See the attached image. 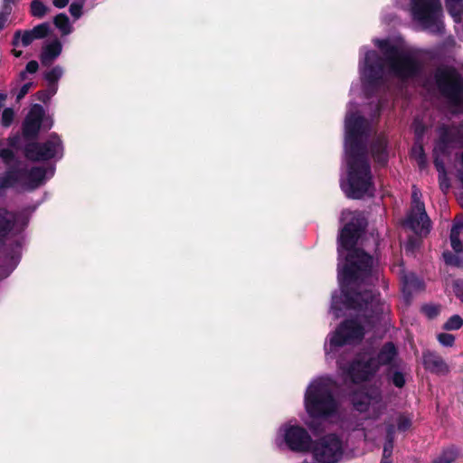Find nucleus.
<instances>
[{"label": "nucleus", "mask_w": 463, "mask_h": 463, "mask_svg": "<svg viewBox=\"0 0 463 463\" xmlns=\"http://www.w3.org/2000/svg\"><path fill=\"white\" fill-rule=\"evenodd\" d=\"M443 257L445 259V261L448 263V264H451V265H457L458 264V260L457 258L453 257L450 253H444L443 254Z\"/></svg>", "instance_id": "nucleus-46"}, {"label": "nucleus", "mask_w": 463, "mask_h": 463, "mask_svg": "<svg viewBox=\"0 0 463 463\" xmlns=\"http://www.w3.org/2000/svg\"><path fill=\"white\" fill-rule=\"evenodd\" d=\"M364 438L365 439H373V437L371 435L369 431L364 432Z\"/></svg>", "instance_id": "nucleus-51"}, {"label": "nucleus", "mask_w": 463, "mask_h": 463, "mask_svg": "<svg viewBox=\"0 0 463 463\" xmlns=\"http://www.w3.org/2000/svg\"><path fill=\"white\" fill-rule=\"evenodd\" d=\"M56 93V89L52 92L46 90H39L35 93L36 99L43 103H47L52 95Z\"/></svg>", "instance_id": "nucleus-35"}, {"label": "nucleus", "mask_w": 463, "mask_h": 463, "mask_svg": "<svg viewBox=\"0 0 463 463\" xmlns=\"http://www.w3.org/2000/svg\"><path fill=\"white\" fill-rule=\"evenodd\" d=\"M21 249V243L18 241H15L12 244V249L10 252H7V255L10 256L11 260H14L15 258V250H19Z\"/></svg>", "instance_id": "nucleus-44"}, {"label": "nucleus", "mask_w": 463, "mask_h": 463, "mask_svg": "<svg viewBox=\"0 0 463 463\" xmlns=\"http://www.w3.org/2000/svg\"><path fill=\"white\" fill-rule=\"evenodd\" d=\"M463 325V319L458 316H452L444 325L446 330H457Z\"/></svg>", "instance_id": "nucleus-29"}, {"label": "nucleus", "mask_w": 463, "mask_h": 463, "mask_svg": "<svg viewBox=\"0 0 463 463\" xmlns=\"http://www.w3.org/2000/svg\"><path fill=\"white\" fill-rule=\"evenodd\" d=\"M26 74H27V71H23L20 72V79L21 80H25L26 79Z\"/></svg>", "instance_id": "nucleus-52"}, {"label": "nucleus", "mask_w": 463, "mask_h": 463, "mask_svg": "<svg viewBox=\"0 0 463 463\" xmlns=\"http://www.w3.org/2000/svg\"><path fill=\"white\" fill-rule=\"evenodd\" d=\"M20 143V137L18 135L9 137L7 138V144L10 147L18 149Z\"/></svg>", "instance_id": "nucleus-41"}, {"label": "nucleus", "mask_w": 463, "mask_h": 463, "mask_svg": "<svg viewBox=\"0 0 463 463\" xmlns=\"http://www.w3.org/2000/svg\"><path fill=\"white\" fill-rule=\"evenodd\" d=\"M437 338L439 344L444 346H452L455 342L454 335L448 333L439 334Z\"/></svg>", "instance_id": "nucleus-34"}, {"label": "nucleus", "mask_w": 463, "mask_h": 463, "mask_svg": "<svg viewBox=\"0 0 463 463\" xmlns=\"http://www.w3.org/2000/svg\"><path fill=\"white\" fill-rule=\"evenodd\" d=\"M458 457V452L454 449L444 450L438 458L433 460V463H453Z\"/></svg>", "instance_id": "nucleus-26"}, {"label": "nucleus", "mask_w": 463, "mask_h": 463, "mask_svg": "<svg viewBox=\"0 0 463 463\" xmlns=\"http://www.w3.org/2000/svg\"><path fill=\"white\" fill-rule=\"evenodd\" d=\"M436 83L439 90L449 99L455 107L463 105V81L457 71L450 67L438 70Z\"/></svg>", "instance_id": "nucleus-8"}, {"label": "nucleus", "mask_w": 463, "mask_h": 463, "mask_svg": "<svg viewBox=\"0 0 463 463\" xmlns=\"http://www.w3.org/2000/svg\"><path fill=\"white\" fill-rule=\"evenodd\" d=\"M398 272H401L402 279L404 283L405 288L408 290H412L420 288V281L416 279L414 274H406L404 270L399 267Z\"/></svg>", "instance_id": "nucleus-23"}, {"label": "nucleus", "mask_w": 463, "mask_h": 463, "mask_svg": "<svg viewBox=\"0 0 463 463\" xmlns=\"http://www.w3.org/2000/svg\"><path fill=\"white\" fill-rule=\"evenodd\" d=\"M312 454L318 463H338L344 455V445L337 436L326 435L315 441Z\"/></svg>", "instance_id": "nucleus-10"}, {"label": "nucleus", "mask_w": 463, "mask_h": 463, "mask_svg": "<svg viewBox=\"0 0 463 463\" xmlns=\"http://www.w3.org/2000/svg\"><path fill=\"white\" fill-rule=\"evenodd\" d=\"M53 24L56 28H58L62 35H68L71 33V25L70 24V19L68 15L64 13H61L57 14L53 18Z\"/></svg>", "instance_id": "nucleus-20"}, {"label": "nucleus", "mask_w": 463, "mask_h": 463, "mask_svg": "<svg viewBox=\"0 0 463 463\" xmlns=\"http://www.w3.org/2000/svg\"><path fill=\"white\" fill-rule=\"evenodd\" d=\"M54 89H56V90H57V87H56V86H54V85H50V88H49V90H49L50 92H52Z\"/></svg>", "instance_id": "nucleus-55"}, {"label": "nucleus", "mask_w": 463, "mask_h": 463, "mask_svg": "<svg viewBox=\"0 0 463 463\" xmlns=\"http://www.w3.org/2000/svg\"><path fill=\"white\" fill-rule=\"evenodd\" d=\"M396 355V349L391 343L386 344L375 355L365 352L358 355L349 368L348 374L353 382L361 383L369 380L381 365L390 364Z\"/></svg>", "instance_id": "nucleus-5"}, {"label": "nucleus", "mask_w": 463, "mask_h": 463, "mask_svg": "<svg viewBox=\"0 0 463 463\" xmlns=\"http://www.w3.org/2000/svg\"><path fill=\"white\" fill-rule=\"evenodd\" d=\"M80 2H83V3H85V0H80Z\"/></svg>", "instance_id": "nucleus-57"}, {"label": "nucleus", "mask_w": 463, "mask_h": 463, "mask_svg": "<svg viewBox=\"0 0 463 463\" xmlns=\"http://www.w3.org/2000/svg\"><path fill=\"white\" fill-rule=\"evenodd\" d=\"M23 184L22 169L21 167L12 166L9 167L5 174L0 176V189L7 190L14 187L16 184Z\"/></svg>", "instance_id": "nucleus-16"}, {"label": "nucleus", "mask_w": 463, "mask_h": 463, "mask_svg": "<svg viewBox=\"0 0 463 463\" xmlns=\"http://www.w3.org/2000/svg\"><path fill=\"white\" fill-rule=\"evenodd\" d=\"M16 1L17 0H4L1 9L4 10L5 14H12V5L15 4Z\"/></svg>", "instance_id": "nucleus-42"}, {"label": "nucleus", "mask_w": 463, "mask_h": 463, "mask_svg": "<svg viewBox=\"0 0 463 463\" xmlns=\"http://www.w3.org/2000/svg\"><path fill=\"white\" fill-rule=\"evenodd\" d=\"M62 73L63 71L61 66H54L49 71L44 73V80L48 81L49 85H55L61 78Z\"/></svg>", "instance_id": "nucleus-25"}, {"label": "nucleus", "mask_w": 463, "mask_h": 463, "mask_svg": "<svg viewBox=\"0 0 463 463\" xmlns=\"http://www.w3.org/2000/svg\"><path fill=\"white\" fill-rule=\"evenodd\" d=\"M49 8L43 4L42 0H33L30 3L31 15L36 18H43L45 16Z\"/></svg>", "instance_id": "nucleus-22"}, {"label": "nucleus", "mask_w": 463, "mask_h": 463, "mask_svg": "<svg viewBox=\"0 0 463 463\" xmlns=\"http://www.w3.org/2000/svg\"><path fill=\"white\" fill-rule=\"evenodd\" d=\"M463 228L462 223L456 222L450 232V243L451 247L456 252L462 250V243L459 241V233Z\"/></svg>", "instance_id": "nucleus-21"}, {"label": "nucleus", "mask_w": 463, "mask_h": 463, "mask_svg": "<svg viewBox=\"0 0 463 463\" xmlns=\"http://www.w3.org/2000/svg\"><path fill=\"white\" fill-rule=\"evenodd\" d=\"M332 391L333 383L328 378L316 379L308 385L305 394V408L312 419H328L337 412L338 405Z\"/></svg>", "instance_id": "nucleus-4"}, {"label": "nucleus", "mask_w": 463, "mask_h": 463, "mask_svg": "<svg viewBox=\"0 0 463 463\" xmlns=\"http://www.w3.org/2000/svg\"><path fill=\"white\" fill-rule=\"evenodd\" d=\"M45 110L40 104H33L22 125L23 137L26 140H35L38 137Z\"/></svg>", "instance_id": "nucleus-13"}, {"label": "nucleus", "mask_w": 463, "mask_h": 463, "mask_svg": "<svg viewBox=\"0 0 463 463\" xmlns=\"http://www.w3.org/2000/svg\"><path fill=\"white\" fill-rule=\"evenodd\" d=\"M454 291L456 295L463 301V280H457L454 283Z\"/></svg>", "instance_id": "nucleus-39"}, {"label": "nucleus", "mask_w": 463, "mask_h": 463, "mask_svg": "<svg viewBox=\"0 0 463 463\" xmlns=\"http://www.w3.org/2000/svg\"><path fill=\"white\" fill-rule=\"evenodd\" d=\"M354 213L350 211H345L342 213V220L353 219Z\"/></svg>", "instance_id": "nucleus-49"}, {"label": "nucleus", "mask_w": 463, "mask_h": 463, "mask_svg": "<svg viewBox=\"0 0 463 463\" xmlns=\"http://www.w3.org/2000/svg\"><path fill=\"white\" fill-rule=\"evenodd\" d=\"M52 4L57 8H64L68 5L69 0H52Z\"/></svg>", "instance_id": "nucleus-48"}, {"label": "nucleus", "mask_w": 463, "mask_h": 463, "mask_svg": "<svg viewBox=\"0 0 463 463\" xmlns=\"http://www.w3.org/2000/svg\"><path fill=\"white\" fill-rule=\"evenodd\" d=\"M373 155L375 160L380 164H384L387 161L386 140L384 137L377 139L373 146Z\"/></svg>", "instance_id": "nucleus-19"}, {"label": "nucleus", "mask_w": 463, "mask_h": 463, "mask_svg": "<svg viewBox=\"0 0 463 463\" xmlns=\"http://www.w3.org/2000/svg\"><path fill=\"white\" fill-rule=\"evenodd\" d=\"M32 33L36 34L37 38L43 39L50 33V24L48 23L37 24L32 29Z\"/></svg>", "instance_id": "nucleus-27"}, {"label": "nucleus", "mask_w": 463, "mask_h": 463, "mask_svg": "<svg viewBox=\"0 0 463 463\" xmlns=\"http://www.w3.org/2000/svg\"><path fill=\"white\" fill-rule=\"evenodd\" d=\"M392 383L399 388L402 387L405 383L404 376L401 373H395L392 376Z\"/></svg>", "instance_id": "nucleus-38"}, {"label": "nucleus", "mask_w": 463, "mask_h": 463, "mask_svg": "<svg viewBox=\"0 0 463 463\" xmlns=\"http://www.w3.org/2000/svg\"><path fill=\"white\" fill-rule=\"evenodd\" d=\"M84 3L74 2L70 5L69 11L72 17L79 19L82 15Z\"/></svg>", "instance_id": "nucleus-33"}, {"label": "nucleus", "mask_w": 463, "mask_h": 463, "mask_svg": "<svg viewBox=\"0 0 463 463\" xmlns=\"http://www.w3.org/2000/svg\"><path fill=\"white\" fill-rule=\"evenodd\" d=\"M360 237V230L354 223H347L339 236L338 254L341 260L345 256V263H339L338 279L341 296L334 295L331 310L335 317L343 311L355 319L345 321L330 335L325 344L328 356L338 347L359 342L364 333L376 323L385 321L390 312L388 305L366 288L375 279L373 274L374 260L363 250L353 249Z\"/></svg>", "instance_id": "nucleus-1"}, {"label": "nucleus", "mask_w": 463, "mask_h": 463, "mask_svg": "<svg viewBox=\"0 0 463 463\" xmlns=\"http://www.w3.org/2000/svg\"><path fill=\"white\" fill-rule=\"evenodd\" d=\"M11 14H5L4 10H0V31L5 27L6 22Z\"/></svg>", "instance_id": "nucleus-43"}, {"label": "nucleus", "mask_w": 463, "mask_h": 463, "mask_svg": "<svg viewBox=\"0 0 463 463\" xmlns=\"http://www.w3.org/2000/svg\"><path fill=\"white\" fill-rule=\"evenodd\" d=\"M39 69V64L36 61L33 60L27 62L25 71L27 73H35Z\"/></svg>", "instance_id": "nucleus-40"}, {"label": "nucleus", "mask_w": 463, "mask_h": 463, "mask_svg": "<svg viewBox=\"0 0 463 463\" xmlns=\"http://www.w3.org/2000/svg\"><path fill=\"white\" fill-rule=\"evenodd\" d=\"M352 402L356 411L364 412L369 418L373 419H378L386 409L377 388L354 392Z\"/></svg>", "instance_id": "nucleus-11"}, {"label": "nucleus", "mask_w": 463, "mask_h": 463, "mask_svg": "<svg viewBox=\"0 0 463 463\" xmlns=\"http://www.w3.org/2000/svg\"><path fill=\"white\" fill-rule=\"evenodd\" d=\"M412 19L424 30L441 33L443 30L440 0H411Z\"/></svg>", "instance_id": "nucleus-6"}, {"label": "nucleus", "mask_w": 463, "mask_h": 463, "mask_svg": "<svg viewBox=\"0 0 463 463\" xmlns=\"http://www.w3.org/2000/svg\"><path fill=\"white\" fill-rule=\"evenodd\" d=\"M27 31H28V33L31 34L33 42L34 40H38V39H39V38H37V37H36V34H33V33H32V30H27Z\"/></svg>", "instance_id": "nucleus-53"}, {"label": "nucleus", "mask_w": 463, "mask_h": 463, "mask_svg": "<svg viewBox=\"0 0 463 463\" xmlns=\"http://www.w3.org/2000/svg\"><path fill=\"white\" fill-rule=\"evenodd\" d=\"M24 157L31 162H45L52 158H61L63 143L60 136L52 132L44 142L31 141L24 147Z\"/></svg>", "instance_id": "nucleus-7"}, {"label": "nucleus", "mask_w": 463, "mask_h": 463, "mask_svg": "<svg viewBox=\"0 0 463 463\" xmlns=\"http://www.w3.org/2000/svg\"><path fill=\"white\" fill-rule=\"evenodd\" d=\"M14 112L13 109H11V108L5 109L2 113V120H1L3 127H5V128L10 127L14 121Z\"/></svg>", "instance_id": "nucleus-32"}, {"label": "nucleus", "mask_w": 463, "mask_h": 463, "mask_svg": "<svg viewBox=\"0 0 463 463\" xmlns=\"http://www.w3.org/2000/svg\"><path fill=\"white\" fill-rule=\"evenodd\" d=\"M373 42L383 58H378L374 52H365L360 63L361 79L364 86L374 85L383 77L405 79L415 73L418 68L415 54L402 43L378 39Z\"/></svg>", "instance_id": "nucleus-3"}, {"label": "nucleus", "mask_w": 463, "mask_h": 463, "mask_svg": "<svg viewBox=\"0 0 463 463\" xmlns=\"http://www.w3.org/2000/svg\"><path fill=\"white\" fill-rule=\"evenodd\" d=\"M397 429L400 431H406L411 426V420L408 416L405 415H398L396 418Z\"/></svg>", "instance_id": "nucleus-31"}, {"label": "nucleus", "mask_w": 463, "mask_h": 463, "mask_svg": "<svg viewBox=\"0 0 463 463\" xmlns=\"http://www.w3.org/2000/svg\"><path fill=\"white\" fill-rule=\"evenodd\" d=\"M33 82L24 83L21 87L19 92L17 93L16 99L20 100V99H24L25 97V95L29 92V90L33 87Z\"/></svg>", "instance_id": "nucleus-36"}, {"label": "nucleus", "mask_w": 463, "mask_h": 463, "mask_svg": "<svg viewBox=\"0 0 463 463\" xmlns=\"http://www.w3.org/2000/svg\"><path fill=\"white\" fill-rule=\"evenodd\" d=\"M62 51L61 43L55 39L50 43L43 47L40 54V60L43 65H50L57 57L60 56Z\"/></svg>", "instance_id": "nucleus-17"}, {"label": "nucleus", "mask_w": 463, "mask_h": 463, "mask_svg": "<svg viewBox=\"0 0 463 463\" xmlns=\"http://www.w3.org/2000/svg\"><path fill=\"white\" fill-rule=\"evenodd\" d=\"M419 163L420 164H423L424 163V160H423V158L421 156L420 157V162Z\"/></svg>", "instance_id": "nucleus-56"}, {"label": "nucleus", "mask_w": 463, "mask_h": 463, "mask_svg": "<svg viewBox=\"0 0 463 463\" xmlns=\"http://www.w3.org/2000/svg\"><path fill=\"white\" fill-rule=\"evenodd\" d=\"M17 222V213L0 207V248H5Z\"/></svg>", "instance_id": "nucleus-14"}, {"label": "nucleus", "mask_w": 463, "mask_h": 463, "mask_svg": "<svg viewBox=\"0 0 463 463\" xmlns=\"http://www.w3.org/2000/svg\"><path fill=\"white\" fill-rule=\"evenodd\" d=\"M12 52H13V54H14L15 57H20V56L22 55V53H23V52H22V51H17V50H15V49H14V50L12 51Z\"/></svg>", "instance_id": "nucleus-50"}, {"label": "nucleus", "mask_w": 463, "mask_h": 463, "mask_svg": "<svg viewBox=\"0 0 463 463\" xmlns=\"http://www.w3.org/2000/svg\"><path fill=\"white\" fill-rule=\"evenodd\" d=\"M387 442L383 447V463H389L387 458L391 456L392 451V440L394 434V427L392 425L388 426L387 428Z\"/></svg>", "instance_id": "nucleus-24"}, {"label": "nucleus", "mask_w": 463, "mask_h": 463, "mask_svg": "<svg viewBox=\"0 0 463 463\" xmlns=\"http://www.w3.org/2000/svg\"><path fill=\"white\" fill-rule=\"evenodd\" d=\"M0 158L5 165H10L16 161L15 154L11 148L0 149Z\"/></svg>", "instance_id": "nucleus-28"}, {"label": "nucleus", "mask_w": 463, "mask_h": 463, "mask_svg": "<svg viewBox=\"0 0 463 463\" xmlns=\"http://www.w3.org/2000/svg\"><path fill=\"white\" fill-rule=\"evenodd\" d=\"M413 151H418L419 154L421 155L422 149H421V147L419 146V147H414Z\"/></svg>", "instance_id": "nucleus-54"}, {"label": "nucleus", "mask_w": 463, "mask_h": 463, "mask_svg": "<svg viewBox=\"0 0 463 463\" xmlns=\"http://www.w3.org/2000/svg\"><path fill=\"white\" fill-rule=\"evenodd\" d=\"M435 165H436V167H437L438 171L439 172V185H440V188L443 191H446V190L449 189V181H448V179L446 177L444 166L438 160H436Z\"/></svg>", "instance_id": "nucleus-30"}, {"label": "nucleus", "mask_w": 463, "mask_h": 463, "mask_svg": "<svg viewBox=\"0 0 463 463\" xmlns=\"http://www.w3.org/2000/svg\"><path fill=\"white\" fill-rule=\"evenodd\" d=\"M33 43L32 36L27 30L22 31L21 44L23 47H27Z\"/></svg>", "instance_id": "nucleus-37"}, {"label": "nucleus", "mask_w": 463, "mask_h": 463, "mask_svg": "<svg viewBox=\"0 0 463 463\" xmlns=\"http://www.w3.org/2000/svg\"><path fill=\"white\" fill-rule=\"evenodd\" d=\"M424 312L429 317H432L438 314V309L435 307H425Z\"/></svg>", "instance_id": "nucleus-47"}, {"label": "nucleus", "mask_w": 463, "mask_h": 463, "mask_svg": "<svg viewBox=\"0 0 463 463\" xmlns=\"http://www.w3.org/2000/svg\"><path fill=\"white\" fill-rule=\"evenodd\" d=\"M23 186L28 190H34L41 186L46 176V169L43 166H33L30 169L21 167Z\"/></svg>", "instance_id": "nucleus-15"}, {"label": "nucleus", "mask_w": 463, "mask_h": 463, "mask_svg": "<svg viewBox=\"0 0 463 463\" xmlns=\"http://www.w3.org/2000/svg\"><path fill=\"white\" fill-rule=\"evenodd\" d=\"M354 106L349 104L345 118V174L341 187L351 198L358 199L372 192V175L364 156L363 138L369 123L362 117L354 116Z\"/></svg>", "instance_id": "nucleus-2"}, {"label": "nucleus", "mask_w": 463, "mask_h": 463, "mask_svg": "<svg viewBox=\"0 0 463 463\" xmlns=\"http://www.w3.org/2000/svg\"><path fill=\"white\" fill-rule=\"evenodd\" d=\"M21 35H22V30H17L14 32L13 40H12V45L18 46L21 43Z\"/></svg>", "instance_id": "nucleus-45"}, {"label": "nucleus", "mask_w": 463, "mask_h": 463, "mask_svg": "<svg viewBox=\"0 0 463 463\" xmlns=\"http://www.w3.org/2000/svg\"><path fill=\"white\" fill-rule=\"evenodd\" d=\"M421 194L413 187L411 211L407 219V224L418 234H427L430 229V221L425 212L424 203L420 202Z\"/></svg>", "instance_id": "nucleus-12"}, {"label": "nucleus", "mask_w": 463, "mask_h": 463, "mask_svg": "<svg viewBox=\"0 0 463 463\" xmlns=\"http://www.w3.org/2000/svg\"><path fill=\"white\" fill-rule=\"evenodd\" d=\"M276 443L279 447L285 444L293 451L303 452L309 449L311 438L304 428L287 423L279 429Z\"/></svg>", "instance_id": "nucleus-9"}, {"label": "nucleus", "mask_w": 463, "mask_h": 463, "mask_svg": "<svg viewBox=\"0 0 463 463\" xmlns=\"http://www.w3.org/2000/svg\"><path fill=\"white\" fill-rule=\"evenodd\" d=\"M423 364L427 370L435 373H446L449 371V367L444 360L430 352L423 354Z\"/></svg>", "instance_id": "nucleus-18"}]
</instances>
